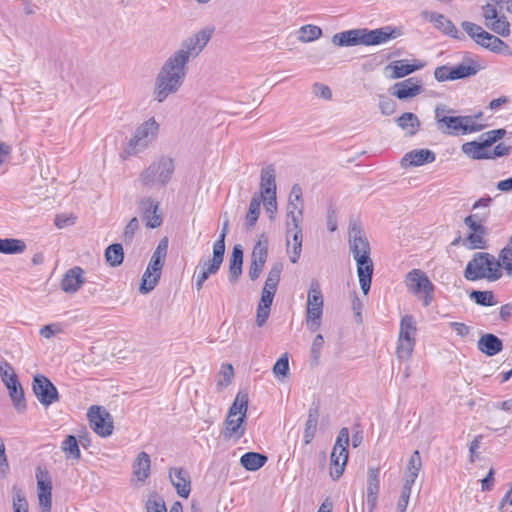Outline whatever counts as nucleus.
Here are the masks:
<instances>
[{"label": "nucleus", "instance_id": "nucleus-23", "mask_svg": "<svg viewBox=\"0 0 512 512\" xmlns=\"http://www.w3.org/2000/svg\"><path fill=\"white\" fill-rule=\"evenodd\" d=\"M6 387L9 390V396L15 406V408L22 412L26 409V401L24 396V390L18 381L17 375L12 372L9 379L6 381Z\"/></svg>", "mask_w": 512, "mask_h": 512}, {"label": "nucleus", "instance_id": "nucleus-34", "mask_svg": "<svg viewBox=\"0 0 512 512\" xmlns=\"http://www.w3.org/2000/svg\"><path fill=\"white\" fill-rule=\"evenodd\" d=\"M224 253L225 251L220 250L218 246L217 248L213 247V257L203 263H200L198 266L199 270L203 273H207L208 277L217 273L223 262Z\"/></svg>", "mask_w": 512, "mask_h": 512}, {"label": "nucleus", "instance_id": "nucleus-21", "mask_svg": "<svg viewBox=\"0 0 512 512\" xmlns=\"http://www.w3.org/2000/svg\"><path fill=\"white\" fill-rule=\"evenodd\" d=\"M302 223H292L286 222V236H287V246L289 247L291 242L290 238H292L293 247L292 253L293 255L290 257L292 263H296L300 257L302 251Z\"/></svg>", "mask_w": 512, "mask_h": 512}, {"label": "nucleus", "instance_id": "nucleus-11", "mask_svg": "<svg viewBox=\"0 0 512 512\" xmlns=\"http://www.w3.org/2000/svg\"><path fill=\"white\" fill-rule=\"evenodd\" d=\"M87 417L90 427L101 437L112 434L114 425L111 414L102 406L93 405L88 409Z\"/></svg>", "mask_w": 512, "mask_h": 512}, {"label": "nucleus", "instance_id": "nucleus-63", "mask_svg": "<svg viewBox=\"0 0 512 512\" xmlns=\"http://www.w3.org/2000/svg\"><path fill=\"white\" fill-rule=\"evenodd\" d=\"M313 93L325 100H330L332 98L331 89L327 85L321 83H315L313 85Z\"/></svg>", "mask_w": 512, "mask_h": 512}, {"label": "nucleus", "instance_id": "nucleus-15", "mask_svg": "<svg viewBox=\"0 0 512 512\" xmlns=\"http://www.w3.org/2000/svg\"><path fill=\"white\" fill-rule=\"evenodd\" d=\"M163 265L164 261L151 257L150 262L142 276V281L139 287L140 293L147 294L156 287L161 276Z\"/></svg>", "mask_w": 512, "mask_h": 512}, {"label": "nucleus", "instance_id": "nucleus-50", "mask_svg": "<svg viewBox=\"0 0 512 512\" xmlns=\"http://www.w3.org/2000/svg\"><path fill=\"white\" fill-rule=\"evenodd\" d=\"M496 261L500 264V269L503 267L507 276L512 277V248L509 246L502 248Z\"/></svg>", "mask_w": 512, "mask_h": 512}, {"label": "nucleus", "instance_id": "nucleus-59", "mask_svg": "<svg viewBox=\"0 0 512 512\" xmlns=\"http://www.w3.org/2000/svg\"><path fill=\"white\" fill-rule=\"evenodd\" d=\"M505 134V129H495L481 134V138H484L486 141V145H489L491 147L493 143H495L497 140H500Z\"/></svg>", "mask_w": 512, "mask_h": 512}, {"label": "nucleus", "instance_id": "nucleus-16", "mask_svg": "<svg viewBox=\"0 0 512 512\" xmlns=\"http://www.w3.org/2000/svg\"><path fill=\"white\" fill-rule=\"evenodd\" d=\"M139 209L143 220L149 228H157L162 224V214L159 210V203L152 198H143L139 201Z\"/></svg>", "mask_w": 512, "mask_h": 512}, {"label": "nucleus", "instance_id": "nucleus-54", "mask_svg": "<svg viewBox=\"0 0 512 512\" xmlns=\"http://www.w3.org/2000/svg\"><path fill=\"white\" fill-rule=\"evenodd\" d=\"M413 485H411V482L404 483L401 491V495L399 497L396 511L397 512H406L407 505L410 499L411 495V488Z\"/></svg>", "mask_w": 512, "mask_h": 512}, {"label": "nucleus", "instance_id": "nucleus-29", "mask_svg": "<svg viewBox=\"0 0 512 512\" xmlns=\"http://www.w3.org/2000/svg\"><path fill=\"white\" fill-rule=\"evenodd\" d=\"M133 474L140 482H145V480L150 475V467H151V460L150 456L142 451L140 452L135 461L133 462Z\"/></svg>", "mask_w": 512, "mask_h": 512}, {"label": "nucleus", "instance_id": "nucleus-31", "mask_svg": "<svg viewBox=\"0 0 512 512\" xmlns=\"http://www.w3.org/2000/svg\"><path fill=\"white\" fill-rule=\"evenodd\" d=\"M319 419V405L313 403L308 411V417L304 429V443L309 444L313 440Z\"/></svg>", "mask_w": 512, "mask_h": 512}, {"label": "nucleus", "instance_id": "nucleus-41", "mask_svg": "<svg viewBox=\"0 0 512 512\" xmlns=\"http://www.w3.org/2000/svg\"><path fill=\"white\" fill-rule=\"evenodd\" d=\"M26 244L24 241L13 238H0V253L3 254H19L24 252Z\"/></svg>", "mask_w": 512, "mask_h": 512}, {"label": "nucleus", "instance_id": "nucleus-62", "mask_svg": "<svg viewBox=\"0 0 512 512\" xmlns=\"http://www.w3.org/2000/svg\"><path fill=\"white\" fill-rule=\"evenodd\" d=\"M349 445V430L348 428H342L339 431V434L337 436L336 442H335V450L344 448L347 450V447Z\"/></svg>", "mask_w": 512, "mask_h": 512}, {"label": "nucleus", "instance_id": "nucleus-57", "mask_svg": "<svg viewBox=\"0 0 512 512\" xmlns=\"http://www.w3.org/2000/svg\"><path fill=\"white\" fill-rule=\"evenodd\" d=\"M323 345H324L323 336L321 334L316 335V337L313 340L312 346H311V356H312V360L315 364L318 363Z\"/></svg>", "mask_w": 512, "mask_h": 512}, {"label": "nucleus", "instance_id": "nucleus-4", "mask_svg": "<svg viewBox=\"0 0 512 512\" xmlns=\"http://www.w3.org/2000/svg\"><path fill=\"white\" fill-rule=\"evenodd\" d=\"M502 274L496 257L488 252L475 253L464 270V277L469 281L486 279L494 282L499 280Z\"/></svg>", "mask_w": 512, "mask_h": 512}, {"label": "nucleus", "instance_id": "nucleus-49", "mask_svg": "<svg viewBox=\"0 0 512 512\" xmlns=\"http://www.w3.org/2000/svg\"><path fill=\"white\" fill-rule=\"evenodd\" d=\"M463 30L477 43H483V36L487 31H485L481 26L469 22L463 21L461 24Z\"/></svg>", "mask_w": 512, "mask_h": 512}, {"label": "nucleus", "instance_id": "nucleus-56", "mask_svg": "<svg viewBox=\"0 0 512 512\" xmlns=\"http://www.w3.org/2000/svg\"><path fill=\"white\" fill-rule=\"evenodd\" d=\"M234 369L231 364H223L220 370V379L217 382L218 387L228 386L233 379Z\"/></svg>", "mask_w": 512, "mask_h": 512}, {"label": "nucleus", "instance_id": "nucleus-53", "mask_svg": "<svg viewBox=\"0 0 512 512\" xmlns=\"http://www.w3.org/2000/svg\"><path fill=\"white\" fill-rule=\"evenodd\" d=\"M379 489V469L370 468L368 471L367 495H378Z\"/></svg>", "mask_w": 512, "mask_h": 512}, {"label": "nucleus", "instance_id": "nucleus-58", "mask_svg": "<svg viewBox=\"0 0 512 512\" xmlns=\"http://www.w3.org/2000/svg\"><path fill=\"white\" fill-rule=\"evenodd\" d=\"M434 77L439 82L454 80L451 67L446 66V65L437 67L434 71Z\"/></svg>", "mask_w": 512, "mask_h": 512}, {"label": "nucleus", "instance_id": "nucleus-30", "mask_svg": "<svg viewBox=\"0 0 512 512\" xmlns=\"http://www.w3.org/2000/svg\"><path fill=\"white\" fill-rule=\"evenodd\" d=\"M478 45L490 50L491 52L505 56H511L512 54L510 47L503 40L489 32H486L483 36V43H479Z\"/></svg>", "mask_w": 512, "mask_h": 512}, {"label": "nucleus", "instance_id": "nucleus-46", "mask_svg": "<svg viewBox=\"0 0 512 512\" xmlns=\"http://www.w3.org/2000/svg\"><path fill=\"white\" fill-rule=\"evenodd\" d=\"M416 332V322L412 315H405L400 322L399 338L414 339Z\"/></svg>", "mask_w": 512, "mask_h": 512}, {"label": "nucleus", "instance_id": "nucleus-48", "mask_svg": "<svg viewBox=\"0 0 512 512\" xmlns=\"http://www.w3.org/2000/svg\"><path fill=\"white\" fill-rule=\"evenodd\" d=\"M61 448L67 458L79 459L81 456L78 442L73 435L67 436V438L62 442Z\"/></svg>", "mask_w": 512, "mask_h": 512}, {"label": "nucleus", "instance_id": "nucleus-42", "mask_svg": "<svg viewBox=\"0 0 512 512\" xmlns=\"http://www.w3.org/2000/svg\"><path fill=\"white\" fill-rule=\"evenodd\" d=\"M421 467L422 462L420 453L418 450H415L410 457L407 469L408 471L404 483L411 482V485H413L415 483L416 478L418 477V473L421 470Z\"/></svg>", "mask_w": 512, "mask_h": 512}, {"label": "nucleus", "instance_id": "nucleus-40", "mask_svg": "<svg viewBox=\"0 0 512 512\" xmlns=\"http://www.w3.org/2000/svg\"><path fill=\"white\" fill-rule=\"evenodd\" d=\"M105 259L106 262L112 267L121 265L124 260L122 245L119 243L109 245L105 250Z\"/></svg>", "mask_w": 512, "mask_h": 512}, {"label": "nucleus", "instance_id": "nucleus-10", "mask_svg": "<svg viewBox=\"0 0 512 512\" xmlns=\"http://www.w3.org/2000/svg\"><path fill=\"white\" fill-rule=\"evenodd\" d=\"M323 305L324 301L320 284L318 281L313 280L308 291L306 311L307 325L312 331H316L320 327Z\"/></svg>", "mask_w": 512, "mask_h": 512}, {"label": "nucleus", "instance_id": "nucleus-51", "mask_svg": "<svg viewBox=\"0 0 512 512\" xmlns=\"http://www.w3.org/2000/svg\"><path fill=\"white\" fill-rule=\"evenodd\" d=\"M415 339H403L398 337L396 353L399 359H408L414 349Z\"/></svg>", "mask_w": 512, "mask_h": 512}, {"label": "nucleus", "instance_id": "nucleus-22", "mask_svg": "<svg viewBox=\"0 0 512 512\" xmlns=\"http://www.w3.org/2000/svg\"><path fill=\"white\" fill-rule=\"evenodd\" d=\"M84 282V270L79 266H75L64 274L61 280V289L66 293H75Z\"/></svg>", "mask_w": 512, "mask_h": 512}, {"label": "nucleus", "instance_id": "nucleus-1", "mask_svg": "<svg viewBox=\"0 0 512 512\" xmlns=\"http://www.w3.org/2000/svg\"><path fill=\"white\" fill-rule=\"evenodd\" d=\"M213 33V27L198 31L183 40L180 47L168 57L155 78L153 90L155 101L162 103L170 95L179 91L187 75V64L203 51Z\"/></svg>", "mask_w": 512, "mask_h": 512}, {"label": "nucleus", "instance_id": "nucleus-37", "mask_svg": "<svg viewBox=\"0 0 512 512\" xmlns=\"http://www.w3.org/2000/svg\"><path fill=\"white\" fill-rule=\"evenodd\" d=\"M451 70L453 79L458 80L476 75L480 70V67L476 62L470 61L469 63L463 62L454 67H451Z\"/></svg>", "mask_w": 512, "mask_h": 512}, {"label": "nucleus", "instance_id": "nucleus-25", "mask_svg": "<svg viewBox=\"0 0 512 512\" xmlns=\"http://www.w3.org/2000/svg\"><path fill=\"white\" fill-rule=\"evenodd\" d=\"M435 158V153L429 149H415L405 154L402 159V165L406 166L405 163L408 161L410 166H422L426 163L434 162Z\"/></svg>", "mask_w": 512, "mask_h": 512}, {"label": "nucleus", "instance_id": "nucleus-36", "mask_svg": "<svg viewBox=\"0 0 512 512\" xmlns=\"http://www.w3.org/2000/svg\"><path fill=\"white\" fill-rule=\"evenodd\" d=\"M398 126L403 130H407V134L413 136L417 133L420 127V121L418 117L411 112H405L396 120Z\"/></svg>", "mask_w": 512, "mask_h": 512}, {"label": "nucleus", "instance_id": "nucleus-35", "mask_svg": "<svg viewBox=\"0 0 512 512\" xmlns=\"http://www.w3.org/2000/svg\"><path fill=\"white\" fill-rule=\"evenodd\" d=\"M260 206H261V199L260 197L255 194L252 196L249 204L248 211L245 216V228L246 230H252L259 218L260 215Z\"/></svg>", "mask_w": 512, "mask_h": 512}, {"label": "nucleus", "instance_id": "nucleus-8", "mask_svg": "<svg viewBox=\"0 0 512 512\" xmlns=\"http://www.w3.org/2000/svg\"><path fill=\"white\" fill-rule=\"evenodd\" d=\"M158 132L159 124L154 117L149 118L137 127L125 148V153L131 156L142 152L156 139Z\"/></svg>", "mask_w": 512, "mask_h": 512}, {"label": "nucleus", "instance_id": "nucleus-26", "mask_svg": "<svg viewBox=\"0 0 512 512\" xmlns=\"http://www.w3.org/2000/svg\"><path fill=\"white\" fill-rule=\"evenodd\" d=\"M477 347L487 356H494L502 351L503 343L496 335L487 333L480 337Z\"/></svg>", "mask_w": 512, "mask_h": 512}, {"label": "nucleus", "instance_id": "nucleus-2", "mask_svg": "<svg viewBox=\"0 0 512 512\" xmlns=\"http://www.w3.org/2000/svg\"><path fill=\"white\" fill-rule=\"evenodd\" d=\"M348 243L350 252L356 261L360 287L366 295L371 287L374 266L370 257L371 248L368 238L360 223L355 219H351L349 222Z\"/></svg>", "mask_w": 512, "mask_h": 512}, {"label": "nucleus", "instance_id": "nucleus-24", "mask_svg": "<svg viewBox=\"0 0 512 512\" xmlns=\"http://www.w3.org/2000/svg\"><path fill=\"white\" fill-rule=\"evenodd\" d=\"M424 14L428 17L429 21L432 22L435 27L441 30L443 33L455 39L463 38V35L457 30L452 21L445 17L443 14L437 12H425Z\"/></svg>", "mask_w": 512, "mask_h": 512}, {"label": "nucleus", "instance_id": "nucleus-39", "mask_svg": "<svg viewBox=\"0 0 512 512\" xmlns=\"http://www.w3.org/2000/svg\"><path fill=\"white\" fill-rule=\"evenodd\" d=\"M422 65L409 64L405 60L395 61L391 63L388 68L392 69V78L398 79L405 77L414 71L420 69Z\"/></svg>", "mask_w": 512, "mask_h": 512}, {"label": "nucleus", "instance_id": "nucleus-9", "mask_svg": "<svg viewBox=\"0 0 512 512\" xmlns=\"http://www.w3.org/2000/svg\"><path fill=\"white\" fill-rule=\"evenodd\" d=\"M405 285L409 292L415 295L423 294L422 302L424 307L432 303L435 286L422 270L413 269L409 271L405 277Z\"/></svg>", "mask_w": 512, "mask_h": 512}, {"label": "nucleus", "instance_id": "nucleus-27", "mask_svg": "<svg viewBox=\"0 0 512 512\" xmlns=\"http://www.w3.org/2000/svg\"><path fill=\"white\" fill-rule=\"evenodd\" d=\"M489 145H486L484 138L479 137V141L466 142L462 145V151L473 159H489Z\"/></svg>", "mask_w": 512, "mask_h": 512}, {"label": "nucleus", "instance_id": "nucleus-55", "mask_svg": "<svg viewBox=\"0 0 512 512\" xmlns=\"http://www.w3.org/2000/svg\"><path fill=\"white\" fill-rule=\"evenodd\" d=\"M289 372L288 354H283L275 363L273 373L276 377H286Z\"/></svg>", "mask_w": 512, "mask_h": 512}, {"label": "nucleus", "instance_id": "nucleus-61", "mask_svg": "<svg viewBox=\"0 0 512 512\" xmlns=\"http://www.w3.org/2000/svg\"><path fill=\"white\" fill-rule=\"evenodd\" d=\"M139 229V221L136 217H133L126 225L123 237L125 241L131 242L135 232Z\"/></svg>", "mask_w": 512, "mask_h": 512}, {"label": "nucleus", "instance_id": "nucleus-60", "mask_svg": "<svg viewBox=\"0 0 512 512\" xmlns=\"http://www.w3.org/2000/svg\"><path fill=\"white\" fill-rule=\"evenodd\" d=\"M261 202H263L266 212L270 214V219H273L278 209L277 195L262 197Z\"/></svg>", "mask_w": 512, "mask_h": 512}, {"label": "nucleus", "instance_id": "nucleus-19", "mask_svg": "<svg viewBox=\"0 0 512 512\" xmlns=\"http://www.w3.org/2000/svg\"><path fill=\"white\" fill-rule=\"evenodd\" d=\"M393 96L400 100L413 98L419 95L423 88L420 79L417 77H410L394 85Z\"/></svg>", "mask_w": 512, "mask_h": 512}, {"label": "nucleus", "instance_id": "nucleus-33", "mask_svg": "<svg viewBox=\"0 0 512 512\" xmlns=\"http://www.w3.org/2000/svg\"><path fill=\"white\" fill-rule=\"evenodd\" d=\"M268 458L257 452H247L240 458V464L248 471H257L265 465Z\"/></svg>", "mask_w": 512, "mask_h": 512}, {"label": "nucleus", "instance_id": "nucleus-20", "mask_svg": "<svg viewBox=\"0 0 512 512\" xmlns=\"http://www.w3.org/2000/svg\"><path fill=\"white\" fill-rule=\"evenodd\" d=\"M260 199L266 196L277 195L276 170L270 164L261 169L260 172Z\"/></svg>", "mask_w": 512, "mask_h": 512}, {"label": "nucleus", "instance_id": "nucleus-3", "mask_svg": "<svg viewBox=\"0 0 512 512\" xmlns=\"http://www.w3.org/2000/svg\"><path fill=\"white\" fill-rule=\"evenodd\" d=\"M401 35V30L392 26H384L373 30L357 28L336 33L331 41L334 45L340 47L357 45L375 46L385 44Z\"/></svg>", "mask_w": 512, "mask_h": 512}, {"label": "nucleus", "instance_id": "nucleus-64", "mask_svg": "<svg viewBox=\"0 0 512 512\" xmlns=\"http://www.w3.org/2000/svg\"><path fill=\"white\" fill-rule=\"evenodd\" d=\"M147 512H166V506L162 499L151 500L149 499L146 503Z\"/></svg>", "mask_w": 512, "mask_h": 512}, {"label": "nucleus", "instance_id": "nucleus-45", "mask_svg": "<svg viewBox=\"0 0 512 512\" xmlns=\"http://www.w3.org/2000/svg\"><path fill=\"white\" fill-rule=\"evenodd\" d=\"M485 25L487 28L496 34L501 35L502 37H507L510 35V24L504 15L497 16V18L487 22Z\"/></svg>", "mask_w": 512, "mask_h": 512}, {"label": "nucleus", "instance_id": "nucleus-14", "mask_svg": "<svg viewBox=\"0 0 512 512\" xmlns=\"http://www.w3.org/2000/svg\"><path fill=\"white\" fill-rule=\"evenodd\" d=\"M281 272L282 266L280 264H276L270 269L261 293L259 305H263L265 308L267 306L271 307L280 281Z\"/></svg>", "mask_w": 512, "mask_h": 512}, {"label": "nucleus", "instance_id": "nucleus-44", "mask_svg": "<svg viewBox=\"0 0 512 512\" xmlns=\"http://www.w3.org/2000/svg\"><path fill=\"white\" fill-rule=\"evenodd\" d=\"M489 213L480 215L478 213L471 214L464 219V224L471 230V232L488 233V229L482 224L486 221Z\"/></svg>", "mask_w": 512, "mask_h": 512}, {"label": "nucleus", "instance_id": "nucleus-13", "mask_svg": "<svg viewBox=\"0 0 512 512\" xmlns=\"http://www.w3.org/2000/svg\"><path fill=\"white\" fill-rule=\"evenodd\" d=\"M304 215L303 191L299 184L291 188L287 203V222L302 223Z\"/></svg>", "mask_w": 512, "mask_h": 512}, {"label": "nucleus", "instance_id": "nucleus-52", "mask_svg": "<svg viewBox=\"0 0 512 512\" xmlns=\"http://www.w3.org/2000/svg\"><path fill=\"white\" fill-rule=\"evenodd\" d=\"M13 511L28 512V502L22 489L13 487Z\"/></svg>", "mask_w": 512, "mask_h": 512}, {"label": "nucleus", "instance_id": "nucleus-47", "mask_svg": "<svg viewBox=\"0 0 512 512\" xmlns=\"http://www.w3.org/2000/svg\"><path fill=\"white\" fill-rule=\"evenodd\" d=\"M470 298L474 300L476 304L481 306H494L497 304L492 291L473 290L470 293Z\"/></svg>", "mask_w": 512, "mask_h": 512}, {"label": "nucleus", "instance_id": "nucleus-43", "mask_svg": "<svg viewBox=\"0 0 512 512\" xmlns=\"http://www.w3.org/2000/svg\"><path fill=\"white\" fill-rule=\"evenodd\" d=\"M488 233H480V232H471L464 239V245L470 249H486L488 246V241L486 239Z\"/></svg>", "mask_w": 512, "mask_h": 512}, {"label": "nucleus", "instance_id": "nucleus-28", "mask_svg": "<svg viewBox=\"0 0 512 512\" xmlns=\"http://www.w3.org/2000/svg\"><path fill=\"white\" fill-rule=\"evenodd\" d=\"M348 461V451L344 448L335 450L333 447L331 453V471L330 475L334 480H338L345 469L346 463Z\"/></svg>", "mask_w": 512, "mask_h": 512}, {"label": "nucleus", "instance_id": "nucleus-38", "mask_svg": "<svg viewBox=\"0 0 512 512\" xmlns=\"http://www.w3.org/2000/svg\"><path fill=\"white\" fill-rule=\"evenodd\" d=\"M297 39L301 43H308L319 39L323 32L319 26L307 24L301 26L297 31Z\"/></svg>", "mask_w": 512, "mask_h": 512}, {"label": "nucleus", "instance_id": "nucleus-18", "mask_svg": "<svg viewBox=\"0 0 512 512\" xmlns=\"http://www.w3.org/2000/svg\"><path fill=\"white\" fill-rule=\"evenodd\" d=\"M267 255V243L258 241L253 248L249 267V277L252 281H255L260 276L262 268L267 260Z\"/></svg>", "mask_w": 512, "mask_h": 512}, {"label": "nucleus", "instance_id": "nucleus-5", "mask_svg": "<svg viewBox=\"0 0 512 512\" xmlns=\"http://www.w3.org/2000/svg\"><path fill=\"white\" fill-rule=\"evenodd\" d=\"M453 110L446 105H438L435 109L437 128L444 134H466L482 129V125L473 122L471 116H447L445 113H452Z\"/></svg>", "mask_w": 512, "mask_h": 512}, {"label": "nucleus", "instance_id": "nucleus-6", "mask_svg": "<svg viewBox=\"0 0 512 512\" xmlns=\"http://www.w3.org/2000/svg\"><path fill=\"white\" fill-rule=\"evenodd\" d=\"M248 409V395L247 393L239 392L225 419V429L222 435L225 439L234 438L239 440L243 437L246 431V413Z\"/></svg>", "mask_w": 512, "mask_h": 512}, {"label": "nucleus", "instance_id": "nucleus-7", "mask_svg": "<svg viewBox=\"0 0 512 512\" xmlns=\"http://www.w3.org/2000/svg\"><path fill=\"white\" fill-rule=\"evenodd\" d=\"M174 168L172 158L160 157L140 174L139 181L149 188L165 186L171 180Z\"/></svg>", "mask_w": 512, "mask_h": 512}, {"label": "nucleus", "instance_id": "nucleus-32", "mask_svg": "<svg viewBox=\"0 0 512 512\" xmlns=\"http://www.w3.org/2000/svg\"><path fill=\"white\" fill-rule=\"evenodd\" d=\"M243 250L241 245H235L232 250L229 264V280L236 282L242 274Z\"/></svg>", "mask_w": 512, "mask_h": 512}, {"label": "nucleus", "instance_id": "nucleus-12", "mask_svg": "<svg viewBox=\"0 0 512 512\" xmlns=\"http://www.w3.org/2000/svg\"><path fill=\"white\" fill-rule=\"evenodd\" d=\"M32 390L38 401L45 407L59 401L56 386L45 375L37 374L33 377Z\"/></svg>", "mask_w": 512, "mask_h": 512}, {"label": "nucleus", "instance_id": "nucleus-17", "mask_svg": "<svg viewBox=\"0 0 512 512\" xmlns=\"http://www.w3.org/2000/svg\"><path fill=\"white\" fill-rule=\"evenodd\" d=\"M169 478L177 494L180 497L188 498L191 492V477L189 472L181 467L171 468Z\"/></svg>", "mask_w": 512, "mask_h": 512}]
</instances>
